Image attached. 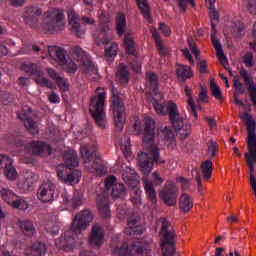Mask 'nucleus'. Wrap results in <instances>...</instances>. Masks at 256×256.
Masks as SVG:
<instances>
[{
  "instance_id": "f257e3e1",
  "label": "nucleus",
  "mask_w": 256,
  "mask_h": 256,
  "mask_svg": "<svg viewBox=\"0 0 256 256\" xmlns=\"http://www.w3.org/2000/svg\"><path fill=\"white\" fill-rule=\"evenodd\" d=\"M143 148L145 152L138 154V163L141 173L149 175L153 171L154 164L164 165L165 160L161 159L159 154V147L154 143L155 141V120L151 116L144 118V136Z\"/></svg>"
},
{
  "instance_id": "f03ea898",
  "label": "nucleus",
  "mask_w": 256,
  "mask_h": 256,
  "mask_svg": "<svg viewBox=\"0 0 256 256\" xmlns=\"http://www.w3.org/2000/svg\"><path fill=\"white\" fill-rule=\"evenodd\" d=\"M153 107L158 115H168L172 127L179 133L181 139H187L191 135V124L183 123V117H181L176 103L169 101L161 104L155 100Z\"/></svg>"
},
{
  "instance_id": "7ed1b4c3",
  "label": "nucleus",
  "mask_w": 256,
  "mask_h": 256,
  "mask_svg": "<svg viewBox=\"0 0 256 256\" xmlns=\"http://www.w3.org/2000/svg\"><path fill=\"white\" fill-rule=\"evenodd\" d=\"M91 221H93V214L89 210H83L76 214L72 220L70 230L64 233L65 241L70 245H75L77 243L76 239H79V237L81 239V237H83L81 232L87 229Z\"/></svg>"
},
{
  "instance_id": "20e7f679",
  "label": "nucleus",
  "mask_w": 256,
  "mask_h": 256,
  "mask_svg": "<svg viewBox=\"0 0 256 256\" xmlns=\"http://www.w3.org/2000/svg\"><path fill=\"white\" fill-rule=\"evenodd\" d=\"M107 97V92L105 89L98 87L96 89V94L90 98L89 111L98 127L105 129V99Z\"/></svg>"
},
{
  "instance_id": "39448f33",
  "label": "nucleus",
  "mask_w": 256,
  "mask_h": 256,
  "mask_svg": "<svg viewBox=\"0 0 256 256\" xmlns=\"http://www.w3.org/2000/svg\"><path fill=\"white\" fill-rule=\"evenodd\" d=\"M80 153L84 160V167L89 171V173H93L98 177H103V175L107 173V168L105 167V164H103V160L97 157V153H95V151L91 152V150H89V145H81Z\"/></svg>"
},
{
  "instance_id": "423d86ee",
  "label": "nucleus",
  "mask_w": 256,
  "mask_h": 256,
  "mask_svg": "<svg viewBox=\"0 0 256 256\" xmlns=\"http://www.w3.org/2000/svg\"><path fill=\"white\" fill-rule=\"evenodd\" d=\"M44 29L46 31H63L65 29V14H63V10L57 8L48 10L44 19Z\"/></svg>"
},
{
  "instance_id": "0eeeda50",
  "label": "nucleus",
  "mask_w": 256,
  "mask_h": 256,
  "mask_svg": "<svg viewBox=\"0 0 256 256\" xmlns=\"http://www.w3.org/2000/svg\"><path fill=\"white\" fill-rule=\"evenodd\" d=\"M70 53H71L72 59H74V61H77V63H79L85 75L97 74V68L95 67V64L91 62V59L87 55V52H85V50H83L82 47L74 46L71 48Z\"/></svg>"
},
{
  "instance_id": "6e6552de",
  "label": "nucleus",
  "mask_w": 256,
  "mask_h": 256,
  "mask_svg": "<svg viewBox=\"0 0 256 256\" xmlns=\"http://www.w3.org/2000/svg\"><path fill=\"white\" fill-rule=\"evenodd\" d=\"M169 221L167 219L162 220L161 234L164 237L161 243L162 253L165 256H170L175 253V230H169Z\"/></svg>"
},
{
  "instance_id": "1a4fd4ad",
  "label": "nucleus",
  "mask_w": 256,
  "mask_h": 256,
  "mask_svg": "<svg viewBox=\"0 0 256 256\" xmlns=\"http://www.w3.org/2000/svg\"><path fill=\"white\" fill-rule=\"evenodd\" d=\"M110 111H112L114 125L117 131L123 130V125H125V104L123 100L117 95H113L112 102L110 105Z\"/></svg>"
},
{
  "instance_id": "9d476101",
  "label": "nucleus",
  "mask_w": 256,
  "mask_h": 256,
  "mask_svg": "<svg viewBox=\"0 0 256 256\" xmlns=\"http://www.w3.org/2000/svg\"><path fill=\"white\" fill-rule=\"evenodd\" d=\"M48 55L49 57H51V59H53V61H56V63L63 65L67 73H75L77 71V64H75V62H67V58L65 56V49H62L58 46H49Z\"/></svg>"
},
{
  "instance_id": "9b49d317",
  "label": "nucleus",
  "mask_w": 256,
  "mask_h": 256,
  "mask_svg": "<svg viewBox=\"0 0 256 256\" xmlns=\"http://www.w3.org/2000/svg\"><path fill=\"white\" fill-rule=\"evenodd\" d=\"M177 197H179V188L173 181H168L160 191V198L167 207H175L177 205Z\"/></svg>"
},
{
  "instance_id": "f8f14e48",
  "label": "nucleus",
  "mask_w": 256,
  "mask_h": 256,
  "mask_svg": "<svg viewBox=\"0 0 256 256\" xmlns=\"http://www.w3.org/2000/svg\"><path fill=\"white\" fill-rule=\"evenodd\" d=\"M0 195L3 201H5L14 209H20L21 211H25V209L29 208V204H27V201L19 199L15 192L10 189L3 188L2 190H0Z\"/></svg>"
},
{
  "instance_id": "ddd939ff",
  "label": "nucleus",
  "mask_w": 256,
  "mask_h": 256,
  "mask_svg": "<svg viewBox=\"0 0 256 256\" xmlns=\"http://www.w3.org/2000/svg\"><path fill=\"white\" fill-rule=\"evenodd\" d=\"M57 186L51 180H45L39 187L37 197L43 203H49L55 199Z\"/></svg>"
},
{
  "instance_id": "4468645a",
  "label": "nucleus",
  "mask_w": 256,
  "mask_h": 256,
  "mask_svg": "<svg viewBox=\"0 0 256 256\" xmlns=\"http://www.w3.org/2000/svg\"><path fill=\"white\" fill-rule=\"evenodd\" d=\"M105 240V230L99 224H93L90 236L88 238L89 245L92 247H100Z\"/></svg>"
},
{
  "instance_id": "2eb2a0df",
  "label": "nucleus",
  "mask_w": 256,
  "mask_h": 256,
  "mask_svg": "<svg viewBox=\"0 0 256 256\" xmlns=\"http://www.w3.org/2000/svg\"><path fill=\"white\" fill-rule=\"evenodd\" d=\"M27 149H31L33 155H38L39 157H49L51 155L53 148L51 145L45 142L33 141L26 145Z\"/></svg>"
},
{
  "instance_id": "dca6fc26",
  "label": "nucleus",
  "mask_w": 256,
  "mask_h": 256,
  "mask_svg": "<svg viewBox=\"0 0 256 256\" xmlns=\"http://www.w3.org/2000/svg\"><path fill=\"white\" fill-rule=\"evenodd\" d=\"M240 76L242 77V79H244V83L248 85L250 101H252L254 107L256 108V86L253 82V78L251 77L249 71H247V69L245 68H242L240 70Z\"/></svg>"
},
{
  "instance_id": "f3484780",
  "label": "nucleus",
  "mask_w": 256,
  "mask_h": 256,
  "mask_svg": "<svg viewBox=\"0 0 256 256\" xmlns=\"http://www.w3.org/2000/svg\"><path fill=\"white\" fill-rule=\"evenodd\" d=\"M96 206L98 213L102 219H109L111 217V210L109 208V198L105 194H99L96 198Z\"/></svg>"
},
{
  "instance_id": "a211bd4d",
  "label": "nucleus",
  "mask_w": 256,
  "mask_h": 256,
  "mask_svg": "<svg viewBox=\"0 0 256 256\" xmlns=\"http://www.w3.org/2000/svg\"><path fill=\"white\" fill-rule=\"evenodd\" d=\"M18 118L24 122V126L29 131L31 135H37L39 133V126H37V122L29 117V114L25 113V111L19 112Z\"/></svg>"
},
{
  "instance_id": "6ab92c4d",
  "label": "nucleus",
  "mask_w": 256,
  "mask_h": 256,
  "mask_svg": "<svg viewBox=\"0 0 256 256\" xmlns=\"http://www.w3.org/2000/svg\"><path fill=\"white\" fill-rule=\"evenodd\" d=\"M137 223H139L137 218H128V227L125 228L124 233L126 235H143L145 227Z\"/></svg>"
},
{
  "instance_id": "aec40b11",
  "label": "nucleus",
  "mask_w": 256,
  "mask_h": 256,
  "mask_svg": "<svg viewBox=\"0 0 256 256\" xmlns=\"http://www.w3.org/2000/svg\"><path fill=\"white\" fill-rule=\"evenodd\" d=\"M16 225L19 227V229L22 231V233L26 237H33V235L37 233V231L35 230V225L33 224V221H30L27 219H24V220L19 219L16 222Z\"/></svg>"
},
{
  "instance_id": "412c9836",
  "label": "nucleus",
  "mask_w": 256,
  "mask_h": 256,
  "mask_svg": "<svg viewBox=\"0 0 256 256\" xmlns=\"http://www.w3.org/2000/svg\"><path fill=\"white\" fill-rule=\"evenodd\" d=\"M109 31H111V26L109 25V22H100L94 35L102 43H105V45H107L109 43L107 41V33H109Z\"/></svg>"
},
{
  "instance_id": "4be33fe9",
  "label": "nucleus",
  "mask_w": 256,
  "mask_h": 256,
  "mask_svg": "<svg viewBox=\"0 0 256 256\" xmlns=\"http://www.w3.org/2000/svg\"><path fill=\"white\" fill-rule=\"evenodd\" d=\"M164 141L167 148L173 151L177 147V140H175V132L170 127H164L163 131Z\"/></svg>"
},
{
  "instance_id": "5701e85b",
  "label": "nucleus",
  "mask_w": 256,
  "mask_h": 256,
  "mask_svg": "<svg viewBox=\"0 0 256 256\" xmlns=\"http://www.w3.org/2000/svg\"><path fill=\"white\" fill-rule=\"evenodd\" d=\"M142 183L148 199L151 201V203H157V192H155V188L153 187V182L149 180L147 176H144L142 178Z\"/></svg>"
},
{
  "instance_id": "b1692460",
  "label": "nucleus",
  "mask_w": 256,
  "mask_h": 256,
  "mask_svg": "<svg viewBox=\"0 0 256 256\" xmlns=\"http://www.w3.org/2000/svg\"><path fill=\"white\" fill-rule=\"evenodd\" d=\"M111 247L114 249L113 250L114 255L131 256V252H129V244H127V242L113 241L111 243Z\"/></svg>"
},
{
  "instance_id": "393cba45",
  "label": "nucleus",
  "mask_w": 256,
  "mask_h": 256,
  "mask_svg": "<svg viewBox=\"0 0 256 256\" xmlns=\"http://www.w3.org/2000/svg\"><path fill=\"white\" fill-rule=\"evenodd\" d=\"M124 45L128 55L137 58V49L135 48V39L133 38V33L126 32L124 35Z\"/></svg>"
},
{
  "instance_id": "a878e982",
  "label": "nucleus",
  "mask_w": 256,
  "mask_h": 256,
  "mask_svg": "<svg viewBox=\"0 0 256 256\" xmlns=\"http://www.w3.org/2000/svg\"><path fill=\"white\" fill-rule=\"evenodd\" d=\"M179 209L181 213H189L193 209V198L187 193H183L179 199Z\"/></svg>"
},
{
  "instance_id": "bb28decb",
  "label": "nucleus",
  "mask_w": 256,
  "mask_h": 256,
  "mask_svg": "<svg viewBox=\"0 0 256 256\" xmlns=\"http://www.w3.org/2000/svg\"><path fill=\"white\" fill-rule=\"evenodd\" d=\"M176 75L178 81H187V79H191L193 77V70L191 67L187 65L180 64L176 68Z\"/></svg>"
},
{
  "instance_id": "cd10ccee",
  "label": "nucleus",
  "mask_w": 256,
  "mask_h": 256,
  "mask_svg": "<svg viewBox=\"0 0 256 256\" xmlns=\"http://www.w3.org/2000/svg\"><path fill=\"white\" fill-rule=\"evenodd\" d=\"M129 69L123 63H121L116 72V79L120 83V85H128L129 84Z\"/></svg>"
},
{
  "instance_id": "c85d7f7f",
  "label": "nucleus",
  "mask_w": 256,
  "mask_h": 256,
  "mask_svg": "<svg viewBox=\"0 0 256 256\" xmlns=\"http://www.w3.org/2000/svg\"><path fill=\"white\" fill-rule=\"evenodd\" d=\"M64 165L69 169L79 166V158L77 157V152L66 151L63 156Z\"/></svg>"
},
{
  "instance_id": "c756f323",
  "label": "nucleus",
  "mask_w": 256,
  "mask_h": 256,
  "mask_svg": "<svg viewBox=\"0 0 256 256\" xmlns=\"http://www.w3.org/2000/svg\"><path fill=\"white\" fill-rule=\"evenodd\" d=\"M62 197H63V202L66 205H71V207L74 209H79V207L83 205V195H81V193H75L71 201L69 200V197L67 196V194H63Z\"/></svg>"
},
{
  "instance_id": "7c9ffc66",
  "label": "nucleus",
  "mask_w": 256,
  "mask_h": 256,
  "mask_svg": "<svg viewBox=\"0 0 256 256\" xmlns=\"http://www.w3.org/2000/svg\"><path fill=\"white\" fill-rule=\"evenodd\" d=\"M45 253H47V246L41 242H35L28 250L27 256H45Z\"/></svg>"
},
{
  "instance_id": "2f4dec72",
  "label": "nucleus",
  "mask_w": 256,
  "mask_h": 256,
  "mask_svg": "<svg viewBox=\"0 0 256 256\" xmlns=\"http://www.w3.org/2000/svg\"><path fill=\"white\" fill-rule=\"evenodd\" d=\"M21 69H22V71L27 73V75H33L34 77H36V75H38V76L44 75L43 71L41 70L40 67H38L37 64H33L30 62L22 63Z\"/></svg>"
},
{
  "instance_id": "473e14b6",
  "label": "nucleus",
  "mask_w": 256,
  "mask_h": 256,
  "mask_svg": "<svg viewBox=\"0 0 256 256\" xmlns=\"http://www.w3.org/2000/svg\"><path fill=\"white\" fill-rule=\"evenodd\" d=\"M43 15V10L37 6H30L26 8V11L24 12V17L28 21H37L38 17H41Z\"/></svg>"
},
{
  "instance_id": "72a5a7b5",
  "label": "nucleus",
  "mask_w": 256,
  "mask_h": 256,
  "mask_svg": "<svg viewBox=\"0 0 256 256\" xmlns=\"http://www.w3.org/2000/svg\"><path fill=\"white\" fill-rule=\"evenodd\" d=\"M211 41L214 49L216 50V56L218 57L221 65L225 67V63H227V57H225V53H223V48L221 47V42L215 38V35H211Z\"/></svg>"
},
{
  "instance_id": "f704fd0d",
  "label": "nucleus",
  "mask_w": 256,
  "mask_h": 256,
  "mask_svg": "<svg viewBox=\"0 0 256 256\" xmlns=\"http://www.w3.org/2000/svg\"><path fill=\"white\" fill-rule=\"evenodd\" d=\"M117 51H119V45L117 43H111L105 47L104 58L108 63H112L113 59L117 57Z\"/></svg>"
},
{
  "instance_id": "c9c22d12",
  "label": "nucleus",
  "mask_w": 256,
  "mask_h": 256,
  "mask_svg": "<svg viewBox=\"0 0 256 256\" xmlns=\"http://www.w3.org/2000/svg\"><path fill=\"white\" fill-rule=\"evenodd\" d=\"M184 91L188 97V107H190L191 115H193L194 121H197V119H199V115L197 114V106H195V101H193L192 90L189 88V86H185Z\"/></svg>"
},
{
  "instance_id": "e433bc0d",
  "label": "nucleus",
  "mask_w": 256,
  "mask_h": 256,
  "mask_svg": "<svg viewBox=\"0 0 256 256\" xmlns=\"http://www.w3.org/2000/svg\"><path fill=\"white\" fill-rule=\"evenodd\" d=\"M125 29H127V18L123 13H119L116 16V33L119 35V37H123Z\"/></svg>"
},
{
  "instance_id": "4c0bfd02",
  "label": "nucleus",
  "mask_w": 256,
  "mask_h": 256,
  "mask_svg": "<svg viewBox=\"0 0 256 256\" xmlns=\"http://www.w3.org/2000/svg\"><path fill=\"white\" fill-rule=\"evenodd\" d=\"M136 3L144 19H146V21H149V23H151V8L149 7V3H147V0H136Z\"/></svg>"
},
{
  "instance_id": "58836bf2",
  "label": "nucleus",
  "mask_w": 256,
  "mask_h": 256,
  "mask_svg": "<svg viewBox=\"0 0 256 256\" xmlns=\"http://www.w3.org/2000/svg\"><path fill=\"white\" fill-rule=\"evenodd\" d=\"M200 169L205 181H209V178L213 175V162L211 160L202 162Z\"/></svg>"
},
{
  "instance_id": "ea45409f",
  "label": "nucleus",
  "mask_w": 256,
  "mask_h": 256,
  "mask_svg": "<svg viewBox=\"0 0 256 256\" xmlns=\"http://www.w3.org/2000/svg\"><path fill=\"white\" fill-rule=\"evenodd\" d=\"M111 194L115 199H124L125 195H127V188L121 183L115 184Z\"/></svg>"
},
{
  "instance_id": "a19ab883",
  "label": "nucleus",
  "mask_w": 256,
  "mask_h": 256,
  "mask_svg": "<svg viewBox=\"0 0 256 256\" xmlns=\"http://www.w3.org/2000/svg\"><path fill=\"white\" fill-rule=\"evenodd\" d=\"M4 175L10 181H15V179H17V170L13 167V160L10 159V163L5 164Z\"/></svg>"
},
{
  "instance_id": "79ce46f5",
  "label": "nucleus",
  "mask_w": 256,
  "mask_h": 256,
  "mask_svg": "<svg viewBox=\"0 0 256 256\" xmlns=\"http://www.w3.org/2000/svg\"><path fill=\"white\" fill-rule=\"evenodd\" d=\"M71 172V168L67 167L65 164H59L56 167L57 177L65 183L69 173Z\"/></svg>"
},
{
  "instance_id": "37998d69",
  "label": "nucleus",
  "mask_w": 256,
  "mask_h": 256,
  "mask_svg": "<svg viewBox=\"0 0 256 256\" xmlns=\"http://www.w3.org/2000/svg\"><path fill=\"white\" fill-rule=\"evenodd\" d=\"M81 180V171L79 170H70L66 181L64 183H68V185H73L79 183Z\"/></svg>"
},
{
  "instance_id": "c03bdc74",
  "label": "nucleus",
  "mask_w": 256,
  "mask_h": 256,
  "mask_svg": "<svg viewBox=\"0 0 256 256\" xmlns=\"http://www.w3.org/2000/svg\"><path fill=\"white\" fill-rule=\"evenodd\" d=\"M152 37L156 43V49L161 55H165V46H163V40L161 39V34L154 30L152 32Z\"/></svg>"
},
{
  "instance_id": "a18cd8bd",
  "label": "nucleus",
  "mask_w": 256,
  "mask_h": 256,
  "mask_svg": "<svg viewBox=\"0 0 256 256\" xmlns=\"http://www.w3.org/2000/svg\"><path fill=\"white\" fill-rule=\"evenodd\" d=\"M35 83L40 85V87H47L48 89H55V84L51 80L43 77V75H36L34 78Z\"/></svg>"
},
{
  "instance_id": "49530a36",
  "label": "nucleus",
  "mask_w": 256,
  "mask_h": 256,
  "mask_svg": "<svg viewBox=\"0 0 256 256\" xmlns=\"http://www.w3.org/2000/svg\"><path fill=\"white\" fill-rule=\"evenodd\" d=\"M146 79H147V83H149L152 91H156L157 87H159V78L157 77V74H155L153 72H147Z\"/></svg>"
},
{
  "instance_id": "de8ad7c7",
  "label": "nucleus",
  "mask_w": 256,
  "mask_h": 256,
  "mask_svg": "<svg viewBox=\"0 0 256 256\" xmlns=\"http://www.w3.org/2000/svg\"><path fill=\"white\" fill-rule=\"evenodd\" d=\"M133 170L127 169L123 170L122 172V179L127 183V185H137V182L135 179H133Z\"/></svg>"
},
{
  "instance_id": "09e8293b",
  "label": "nucleus",
  "mask_w": 256,
  "mask_h": 256,
  "mask_svg": "<svg viewBox=\"0 0 256 256\" xmlns=\"http://www.w3.org/2000/svg\"><path fill=\"white\" fill-rule=\"evenodd\" d=\"M35 183H37L35 174H33L32 172L25 174L24 182H23L24 187H26L27 189H31V187H33V185H35Z\"/></svg>"
},
{
  "instance_id": "8fccbe9b",
  "label": "nucleus",
  "mask_w": 256,
  "mask_h": 256,
  "mask_svg": "<svg viewBox=\"0 0 256 256\" xmlns=\"http://www.w3.org/2000/svg\"><path fill=\"white\" fill-rule=\"evenodd\" d=\"M68 21H69V25H71V27H77V25H80V21L81 18L78 16V14H76L75 11L70 10L68 12Z\"/></svg>"
},
{
  "instance_id": "3c124183",
  "label": "nucleus",
  "mask_w": 256,
  "mask_h": 256,
  "mask_svg": "<svg viewBox=\"0 0 256 256\" xmlns=\"http://www.w3.org/2000/svg\"><path fill=\"white\" fill-rule=\"evenodd\" d=\"M217 153H219V145L217 144V142H215L213 140H209L208 141V155H210V157H215V155H217Z\"/></svg>"
},
{
  "instance_id": "603ef678",
  "label": "nucleus",
  "mask_w": 256,
  "mask_h": 256,
  "mask_svg": "<svg viewBox=\"0 0 256 256\" xmlns=\"http://www.w3.org/2000/svg\"><path fill=\"white\" fill-rule=\"evenodd\" d=\"M133 121L134 122L132 124V127L134 129L135 135H141L143 133V126L141 125V120L139 119V117L134 116Z\"/></svg>"
},
{
  "instance_id": "864d4df0",
  "label": "nucleus",
  "mask_w": 256,
  "mask_h": 256,
  "mask_svg": "<svg viewBox=\"0 0 256 256\" xmlns=\"http://www.w3.org/2000/svg\"><path fill=\"white\" fill-rule=\"evenodd\" d=\"M210 91L212 92L213 97H215L216 99H221V88L218 87L215 81L210 82Z\"/></svg>"
},
{
  "instance_id": "5fc2aeb1",
  "label": "nucleus",
  "mask_w": 256,
  "mask_h": 256,
  "mask_svg": "<svg viewBox=\"0 0 256 256\" xmlns=\"http://www.w3.org/2000/svg\"><path fill=\"white\" fill-rule=\"evenodd\" d=\"M119 183H117V178L115 176H109L104 180V185L107 189V191H109L110 189H113V187H115V185H118Z\"/></svg>"
},
{
  "instance_id": "6e6d98bb",
  "label": "nucleus",
  "mask_w": 256,
  "mask_h": 256,
  "mask_svg": "<svg viewBox=\"0 0 256 256\" xmlns=\"http://www.w3.org/2000/svg\"><path fill=\"white\" fill-rule=\"evenodd\" d=\"M132 192L134 193V196L132 195L131 201L136 207H139V205H141V190L134 188Z\"/></svg>"
},
{
  "instance_id": "4d7b16f0",
  "label": "nucleus",
  "mask_w": 256,
  "mask_h": 256,
  "mask_svg": "<svg viewBox=\"0 0 256 256\" xmlns=\"http://www.w3.org/2000/svg\"><path fill=\"white\" fill-rule=\"evenodd\" d=\"M141 243H143V240L137 241L132 245V251L137 253V255H143V252L147 251V248L141 245Z\"/></svg>"
},
{
  "instance_id": "13d9d810",
  "label": "nucleus",
  "mask_w": 256,
  "mask_h": 256,
  "mask_svg": "<svg viewBox=\"0 0 256 256\" xmlns=\"http://www.w3.org/2000/svg\"><path fill=\"white\" fill-rule=\"evenodd\" d=\"M56 85L59 87L60 91H67L69 89V83L67 82V79L61 76L57 78Z\"/></svg>"
},
{
  "instance_id": "bf43d9fd",
  "label": "nucleus",
  "mask_w": 256,
  "mask_h": 256,
  "mask_svg": "<svg viewBox=\"0 0 256 256\" xmlns=\"http://www.w3.org/2000/svg\"><path fill=\"white\" fill-rule=\"evenodd\" d=\"M120 149L123 153L129 155V153H131V140L126 138L124 142H121Z\"/></svg>"
},
{
  "instance_id": "052dcab7",
  "label": "nucleus",
  "mask_w": 256,
  "mask_h": 256,
  "mask_svg": "<svg viewBox=\"0 0 256 256\" xmlns=\"http://www.w3.org/2000/svg\"><path fill=\"white\" fill-rule=\"evenodd\" d=\"M188 44L191 53L195 55V57H199V55H201V52L199 51V49H197V45L195 44L193 38H188Z\"/></svg>"
},
{
  "instance_id": "680f3d73",
  "label": "nucleus",
  "mask_w": 256,
  "mask_h": 256,
  "mask_svg": "<svg viewBox=\"0 0 256 256\" xmlns=\"http://www.w3.org/2000/svg\"><path fill=\"white\" fill-rule=\"evenodd\" d=\"M243 63L246 65V67H253V65H254V63H253V53L247 52L243 56Z\"/></svg>"
},
{
  "instance_id": "e2e57ef3",
  "label": "nucleus",
  "mask_w": 256,
  "mask_h": 256,
  "mask_svg": "<svg viewBox=\"0 0 256 256\" xmlns=\"http://www.w3.org/2000/svg\"><path fill=\"white\" fill-rule=\"evenodd\" d=\"M72 33L79 39L85 35V29H82L81 24H78L77 26L72 27Z\"/></svg>"
},
{
  "instance_id": "0e129e2a",
  "label": "nucleus",
  "mask_w": 256,
  "mask_h": 256,
  "mask_svg": "<svg viewBox=\"0 0 256 256\" xmlns=\"http://www.w3.org/2000/svg\"><path fill=\"white\" fill-rule=\"evenodd\" d=\"M198 101L200 103H209V96H207V90L205 88L201 89V92L199 93Z\"/></svg>"
},
{
  "instance_id": "69168bd1",
  "label": "nucleus",
  "mask_w": 256,
  "mask_h": 256,
  "mask_svg": "<svg viewBox=\"0 0 256 256\" xmlns=\"http://www.w3.org/2000/svg\"><path fill=\"white\" fill-rule=\"evenodd\" d=\"M46 231L47 233H51L52 235H57V233H59L57 226L52 222L46 224Z\"/></svg>"
},
{
  "instance_id": "338daca9",
  "label": "nucleus",
  "mask_w": 256,
  "mask_h": 256,
  "mask_svg": "<svg viewBox=\"0 0 256 256\" xmlns=\"http://www.w3.org/2000/svg\"><path fill=\"white\" fill-rule=\"evenodd\" d=\"M247 10L251 15H256V0H248Z\"/></svg>"
},
{
  "instance_id": "774afa93",
  "label": "nucleus",
  "mask_w": 256,
  "mask_h": 256,
  "mask_svg": "<svg viewBox=\"0 0 256 256\" xmlns=\"http://www.w3.org/2000/svg\"><path fill=\"white\" fill-rule=\"evenodd\" d=\"M159 29L162 32V34L165 35L166 37H168V35H171V30L169 29V26H167V24L160 23Z\"/></svg>"
}]
</instances>
